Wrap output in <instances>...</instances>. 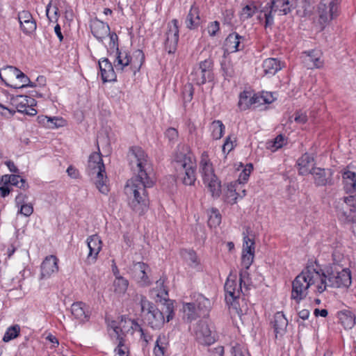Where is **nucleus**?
I'll use <instances>...</instances> for the list:
<instances>
[{
  "instance_id": "ddd939ff",
  "label": "nucleus",
  "mask_w": 356,
  "mask_h": 356,
  "mask_svg": "<svg viewBox=\"0 0 356 356\" xmlns=\"http://www.w3.org/2000/svg\"><path fill=\"white\" fill-rule=\"evenodd\" d=\"M195 334L198 342L203 345L209 346L216 341L215 334L205 320L198 322L195 328Z\"/></svg>"
},
{
  "instance_id": "20e7f679",
  "label": "nucleus",
  "mask_w": 356,
  "mask_h": 356,
  "mask_svg": "<svg viewBox=\"0 0 356 356\" xmlns=\"http://www.w3.org/2000/svg\"><path fill=\"white\" fill-rule=\"evenodd\" d=\"M136 299L140 302L145 319L151 327L154 329L161 328L165 323V315L166 316L167 322L173 318L174 307L170 301H166L162 308L159 309L141 294H136Z\"/></svg>"
},
{
  "instance_id": "0e129e2a",
  "label": "nucleus",
  "mask_w": 356,
  "mask_h": 356,
  "mask_svg": "<svg viewBox=\"0 0 356 356\" xmlns=\"http://www.w3.org/2000/svg\"><path fill=\"white\" fill-rule=\"evenodd\" d=\"M239 282L241 283V285H244L245 286L248 284V277H249V273L248 272V270H246L245 268H243L242 269L241 271H240V273H239Z\"/></svg>"
},
{
  "instance_id": "412c9836",
  "label": "nucleus",
  "mask_w": 356,
  "mask_h": 356,
  "mask_svg": "<svg viewBox=\"0 0 356 356\" xmlns=\"http://www.w3.org/2000/svg\"><path fill=\"white\" fill-rule=\"evenodd\" d=\"M21 74V71L17 67L7 66L0 70V78L9 87L17 86V77Z\"/></svg>"
},
{
  "instance_id": "338daca9",
  "label": "nucleus",
  "mask_w": 356,
  "mask_h": 356,
  "mask_svg": "<svg viewBox=\"0 0 356 356\" xmlns=\"http://www.w3.org/2000/svg\"><path fill=\"white\" fill-rule=\"evenodd\" d=\"M294 121L298 124H305L307 121V117L302 112H297L295 114Z\"/></svg>"
},
{
  "instance_id": "9b49d317",
  "label": "nucleus",
  "mask_w": 356,
  "mask_h": 356,
  "mask_svg": "<svg viewBox=\"0 0 356 356\" xmlns=\"http://www.w3.org/2000/svg\"><path fill=\"white\" fill-rule=\"evenodd\" d=\"M115 60H114L113 65L117 70L122 71L123 69L131 65L135 68H140L143 64L145 56L142 51L137 50L135 52V56L137 59H139L138 62L133 60L126 52L118 51L115 54Z\"/></svg>"
},
{
  "instance_id": "6e6552de",
  "label": "nucleus",
  "mask_w": 356,
  "mask_h": 356,
  "mask_svg": "<svg viewBox=\"0 0 356 356\" xmlns=\"http://www.w3.org/2000/svg\"><path fill=\"white\" fill-rule=\"evenodd\" d=\"M87 171L89 175L95 176V184L99 191L103 194L108 192L106 185L107 177L105 172V167L99 153L94 152L90 154Z\"/></svg>"
},
{
  "instance_id": "c03bdc74",
  "label": "nucleus",
  "mask_w": 356,
  "mask_h": 356,
  "mask_svg": "<svg viewBox=\"0 0 356 356\" xmlns=\"http://www.w3.org/2000/svg\"><path fill=\"white\" fill-rule=\"evenodd\" d=\"M19 332L20 327L19 325H12L9 327L6 331V333L4 334V336L3 337V341L4 342H8L17 338L19 336Z\"/></svg>"
},
{
  "instance_id": "864d4df0",
  "label": "nucleus",
  "mask_w": 356,
  "mask_h": 356,
  "mask_svg": "<svg viewBox=\"0 0 356 356\" xmlns=\"http://www.w3.org/2000/svg\"><path fill=\"white\" fill-rule=\"evenodd\" d=\"M254 254L253 253L245 254L242 253L241 266L243 268L248 270L254 260Z\"/></svg>"
},
{
  "instance_id": "393cba45",
  "label": "nucleus",
  "mask_w": 356,
  "mask_h": 356,
  "mask_svg": "<svg viewBox=\"0 0 356 356\" xmlns=\"http://www.w3.org/2000/svg\"><path fill=\"white\" fill-rule=\"evenodd\" d=\"M101 76L104 82L113 81L115 80L116 75L112 63L107 59L103 58L99 61Z\"/></svg>"
},
{
  "instance_id": "bf43d9fd",
  "label": "nucleus",
  "mask_w": 356,
  "mask_h": 356,
  "mask_svg": "<svg viewBox=\"0 0 356 356\" xmlns=\"http://www.w3.org/2000/svg\"><path fill=\"white\" fill-rule=\"evenodd\" d=\"M10 184L18 186L20 188L25 187V180L17 175H11Z\"/></svg>"
},
{
  "instance_id": "dca6fc26",
  "label": "nucleus",
  "mask_w": 356,
  "mask_h": 356,
  "mask_svg": "<svg viewBox=\"0 0 356 356\" xmlns=\"http://www.w3.org/2000/svg\"><path fill=\"white\" fill-rule=\"evenodd\" d=\"M58 259L54 255H49L45 257L40 266V277L46 279L58 271Z\"/></svg>"
},
{
  "instance_id": "69168bd1",
  "label": "nucleus",
  "mask_w": 356,
  "mask_h": 356,
  "mask_svg": "<svg viewBox=\"0 0 356 356\" xmlns=\"http://www.w3.org/2000/svg\"><path fill=\"white\" fill-rule=\"evenodd\" d=\"M165 136L169 139V140L172 141L177 139L178 136V132L174 128H169L165 131Z\"/></svg>"
},
{
  "instance_id": "aec40b11",
  "label": "nucleus",
  "mask_w": 356,
  "mask_h": 356,
  "mask_svg": "<svg viewBox=\"0 0 356 356\" xmlns=\"http://www.w3.org/2000/svg\"><path fill=\"white\" fill-rule=\"evenodd\" d=\"M244 38L239 35L237 33H230L225 39L224 43L225 53H234L243 49L242 44Z\"/></svg>"
},
{
  "instance_id": "b1692460",
  "label": "nucleus",
  "mask_w": 356,
  "mask_h": 356,
  "mask_svg": "<svg viewBox=\"0 0 356 356\" xmlns=\"http://www.w3.org/2000/svg\"><path fill=\"white\" fill-rule=\"evenodd\" d=\"M275 333V337H282L286 330L288 321L282 312H277L271 322Z\"/></svg>"
},
{
  "instance_id": "4468645a",
  "label": "nucleus",
  "mask_w": 356,
  "mask_h": 356,
  "mask_svg": "<svg viewBox=\"0 0 356 356\" xmlns=\"http://www.w3.org/2000/svg\"><path fill=\"white\" fill-rule=\"evenodd\" d=\"M165 35V49L168 54H173L177 49L179 41V27L177 19H172L168 23Z\"/></svg>"
},
{
  "instance_id": "1a4fd4ad",
  "label": "nucleus",
  "mask_w": 356,
  "mask_h": 356,
  "mask_svg": "<svg viewBox=\"0 0 356 356\" xmlns=\"http://www.w3.org/2000/svg\"><path fill=\"white\" fill-rule=\"evenodd\" d=\"M336 211L338 218L344 222H352L355 218L356 199L354 197H346L336 202Z\"/></svg>"
},
{
  "instance_id": "4c0bfd02",
  "label": "nucleus",
  "mask_w": 356,
  "mask_h": 356,
  "mask_svg": "<svg viewBox=\"0 0 356 356\" xmlns=\"http://www.w3.org/2000/svg\"><path fill=\"white\" fill-rule=\"evenodd\" d=\"M355 318V315L350 311L345 310L339 313V320L345 329L353 327Z\"/></svg>"
},
{
  "instance_id": "0eeeda50",
  "label": "nucleus",
  "mask_w": 356,
  "mask_h": 356,
  "mask_svg": "<svg viewBox=\"0 0 356 356\" xmlns=\"http://www.w3.org/2000/svg\"><path fill=\"white\" fill-rule=\"evenodd\" d=\"M321 277L323 282V286H325V291L328 287L348 288L352 283L350 270L347 268L341 270L332 268L324 271L321 269Z\"/></svg>"
},
{
  "instance_id": "f257e3e1",
  "label": "nucleus",
  "mask_w": 356,
  "mask_h": 356,
  "mask_svg": "<svg viewBox=\"0 0 356 356\" xmlns=\"http://www.w3.org/2000/svg\"><path fill=\"white\" fill-rule=\"evenodd\" d=\"M130 165L136 174L129 179L124 187V192L129 198V204L139 214L147 209L149 197L147 189L154 184L152 167L145 152L138 147L130 149Z\"/></svg>"
},
{
  "instance_id": "f3484780",
  "label": "nucleus",
  "mask_w": 356,
  "mask_h": 356,
  "mask_svg": "<svg viewBox=\"0 0 356 356\" xmlns=\"http://www.w3.org/2000/svg\"><path fill=\"white\" fill-rule=\"evenodd\" d=\"M302 61L307 69L321 68L324 63L322 59V52L319 50L304 52Z\"/></svg>"
},
{
  "instance_id": "6e6d98bb",
  "label": "nucleus",
  "mask_w": 356,
  "mask_h": 356,
  "mask_svg": "<svg viewBox=\"0 0 356 356\" xmlns=\"http://www.w3.org/2000/svg\"><path fill=\"white\" fill-rule=\"evenodd\" d=\"M18 213H20L26 217L30 216L33 212V207L31 204H22L19 207Z\"/></svg>"
},
{
  "instance_id": "7c9ffc66",
  "label": "nucleus",
  "mask_w": 356,
  "mask_h": 356,
  "mask_svg": "<svg viewBox=\"0 0 356 356\" xmlns=\"http://www.w3.org/2000/svg\"><path fill=\"white\" fill-rule=\"evenodd\" d=\"M262 67L264 75L271 76L282 69V65L280 61L277 59L269 58L263 62Z\"/></svg>"
},
{
  "instance_id": "ea45409f",
  "label": "nucleus",
  "mask_w": 356,
  "mask_h": 356,
  "mask_svg": "<svg viewBox=\"0 0 356 356\" xmlns=\"http://www.w3.org/2000/svg\"><path fill=\"white\" fill-rule=\"evenodd\" d=\"M167 348L168 343L164 335L159 336L154 349L155 356H164Z\"/></svg>"
},
{
  "instance_id": "052dcab7",
  "label": "nucleus",
  "mask_w": 356,
  "mask_h": 356,
  "mask_svg": "<svg viewBox=\"0 0 356 356\" xmlns=\"http://www.w3.org/2000/svg\"><path fill=\"white\" fill-rule=\"evenodd\" d=\"M220 29V24L217 21L211 22L207 26V32L210 36H215Z\"/></svg>"
},
{
  "instance_id": "c9c22d12",
  "label": "nucleus",
  "mask_w": 356,
  "mask_h": 356,
  "mask_svg": "<svg viewBox=\"0 0 356 356\" xmlns=\"http://www.w3.org/2000/svg\"><path fill=\"white\" fill-rule=\"evenodd\" d=\"M182 311L184 319L189 322L195 320L200 315L195 302L183 303Z\"/></svg>"
},
{
  "instance_id": "f8f14e48",
  "label": "nucleus",
  "mask_w": 356,
  "mask_h": 356,
  "mask_svg": "<svg viewBox=\"0 0 356 356\" xmlns=\"http://www.w3.org/2000/svg\"><path fill=\"white\" fill-rule=\"evenodd\" d=\"M337 3L334 1L322 0L318 6L319 22L327 24L337 15Z\"/></svg>"
},
{
  "instance_id": "79ce46f5",
  "label": "nucleus",
  "mask_w": 356,
  "mask_h": 356,
  "mask_svg": "<svg viewBox=\"0 0 356 356\" xmlns=\"http://www.w3.org/2000/svg\"><path fill=\"white\" fill-rule=\"evenodd\" d=\"M208 214V225L210 227H216L221 222V215L219 211L216 209H211L207 211Z\"/></svg>"
},
{
  "instance_id": "603ef678",
  "label": "nucleus",
  "mask_w": 356,
  "mask_h": 356,
  "mask_svg": "<svg viewBox=\"0 0 356 356\" xmlns=\"http://www.w3.org/2000/svg\"><path fill=\"white\" fill-rule=\"evenodd\" d=\"M253 166L251 163L246 165L238 176V181L239 184H243L248 181Z\"/></svg>"
},
{
  "instance_id": "473e14b6",
  "label": "nucleus",
  "mask_w": 356,
  "mask_h": 356,
  "mask_svg": "<svg viewBox=\"0 0 356 356\" xmlns=\"http://www.w3.org/2000/svg\"><path fill=\"white\" fill-rule=\"evenodd\" d=\"M38 122L49 129H56L63 127L65 121L62 118L58 117H47L39 116L38 118Z\"/></svg>"
},
{
  "instance_id": "de8ad7c7",
  "label": "nucleus",
  "mask_w": 356,
  "mask_h": 356,
  "mask_svg": "<svg viewBox=\"0 0 356 356\" xmlns=\"http://www.w3.org/2000/svg\"><path fill=\"white\" fill-rule=\"evenodd\" d=\"M256 10V6H254L253 4L246 5L245 7L243 8L240 13V17L243 21L246 20L252 17L253 15L255 13Z\"/></svg>"
},
{
  "instance_id": "72a5a7b5",
  "label": "nucleus",
  "mask_w": 356,
  "mask_h": 356,
  "mask_svg": "<svg viewBox=\"0 0 356 356\" xmlns=\"http://www.w3.org/2000/svg\"><path fill=\"white\" fill-rule=\"evenodd\" d=\"M185 24L187 28L193 29L197 28L200 24L199 10L197 7L192 6L191 10L186 18Z\"/></svg>"
},
{
  "instance_id": "4d7b16f0",
  "label": "nucleus",
  "mask_w": 356,
  "mask_h": 356,
  "mask_svg": "<svg viewBox=\"0 0 356 356\" xmlns=\"http://www.w3.org/2000/svg\"><path fill=\"white\" fill-rule=\"evenodd\" d=\"M184 259L191 264H197V255L193 250H185L183 253Z\"/></svg>"
},
{
  "instance_id": "f03ea898",
  "label": "nucleus",
  "mask_w": 356,
  "mask_h": 356,
  "mask_svg": "<svg viewBox=\"0 0 356 356\" xmlns=\"http://www.w3.org/2000/svg\"><path fill=\"white\" fill-rule=\"evenodd\" d=\"M296 8V13L301 17L306 16L312 11V6L307 0H270L261 7L258 18L265 20V27L271 26L274 23L273 14L284 15Z\"/></svg>"
},
{
  "instance_id": "a211bd4d",
  "label": "nucleus",
  "mask_w": 356,
  "mask_h": 356,
  "mask_svg": "<svg viewBox=\"0 0 356 356\" xmlns=\"http://www.w3.org/2000/svg\"><path fill=\"white\" fill-rule=\"evenodd\" d=\"M87 244L89 249L87 261L90 264H94L102 248V242L98 235L93 234L87 238Z\"/></svg>"
},
{
  "instance_id": "a878e982",
  "label": "nucleus",
  "mask_w": 356,
  "mask_h": 356,
  "mask_svg": "<svg viewBox=\"0 0 356 356\" xmlns=\"http://www.w3.org/2000/svg\"><path fill=\"white\" fill-rule=\"evenodd\" d=\"M91 32L99 41L107 37L110 33L109 26L102 21L96 20L91 24Z\"/></svg>"
},
{
  "instance_id": "7ed1b4c3",
  "label": "nucleus",
  "mask_w": 356,
  "mask_h": 356,
  "mask_svg": "<svg viewBox=\"0 0 356 356\" xmlns=\"http://www.w3.org/2000/svg\"><path fill=\"white\" fill-rule=\"evenodd\" d=\"M321 277V269L314 266L305 268L292 282L291 299L300 302L305 299L310 288H314L315 293H322L325 291Z\"/></svg>"
},
{
  "instance_id": "6ab92c4d",
  "label": "nucleus",
  "mask_w": 356,
  "mask_h": 356,
  "mask_svg": "<svg viewBox=\"0 0 356 356\" xmlns=\"http://www.w3.org/2000/svg\"><path fill=\"white\" fill-rule=\"evenodd\" d=\"M310 174L313 175L314 183L317 186L332 184L333 172L330 169L312 168Z\"/></svg>"
},
{
  "instance_id": "49530a36",
  "label": "nucleus",
  "mask_w": 356,
  "mask_h": 356,
  "mask_svg": "<svg viewBox=\"0 0 356 356\" xmlns=\"http://www.w3.org/2000/svg\"><path fill=\"white\" fill-rule=\"evenodd\" d=\"M164 282L165 280L160 278L156 281V287L154 289V290L156 293V296L158 297L165 300L166 296H168V291L164 286Z\"/></svg>"
},
{
  "instance_id": "c85d7f7f",
  "label": "nucleus",
  "mask_w": 356,
  "mask_h": 356,
  "mask_svg": "<svg viewBox=\"0 0 356 356\" xmlns=\"http://www.w3.org/2000/svg\"><path fill=\"white\" fill-rule=\"evenodd\" d=\"M72 315L81 322L87 321L89 318L87 306L81 302H74L71 306Z\"/></svg>"
},
{
  "instance_id": "39448f33",
  "label": "nucleus",
  "mask_w": 356,
  "mask_h": 356,
  "mask_svg": "<svg viewBox=\"0 0 356 356\" xmlns=\"http://www.w3.org/2000/svg\"><path fill=\"white\" fill-rule=\"evenodd\" d=\"M174 168L184 184L193 185L196 180V161L186 145H179L174 158Z\"/></svg>"
},
{
  "instance_id": "37998d69",
  "label": "nucleus",
  "mask_w": 356,
  "mask_h": 356,
  "mask_svg": "<svg viewBox=\"0 0 356 356\" xmlns=\"http://www.w3.org/2000/svg\"><path fill=\"white\" fill-rule=\"evenodd\" d=\"M117 327L119 328H123V327H124V328L126 330H128L129 332L130 331L131 329L132 330L131 334L134 332H140L143 334V329L141 328L140 325H138V323L131 319H127L124 321L122 320L120 323V326Z\"/></svg>"
},
{
  "instance_id": "2eb2a0df",
  "label": "nucleus",
  "mask_w": 356,
  "mask_h": 356,
  "mask_svg": "<svg viewBox=\"0 0 356 356\" xmlns=\"http://www.w3.org/2000/svg\"><path fill=\"white\" fill-rule=\"evenodd\" d=\"M149 266L143 262L134 264L131 274L135 280L142 286H148L151 282L148 277Z\"/></svg>"
},
{
  "instance_id": "bb28decb",
  "label": "nucleus",
  "mask_w": 356,
  "mask_h": 356,
  "mask_svg": "<svg viewBox=\"0 0 356 356\" xmlns=\"http://www.w3.org/2000/svg\"><path fill=\"white\" fill-rule=\"evenodd\" d=\"M259 98L250 91H243L240 94L238 106L241 110H246L252 105L258 104Z\"/></svg>"
},
{
  "instance_id": "3c124183",
  "label": "nucleus",
  "mask_w": 356,
  "mask_h": 356,
  "mask_svg": "<svg viewBox=\"0 0 356 356\" xmlns=\"http://www.w3.org/2000/svg\"><path fill=\"white\" fill-rule=\"evenodd\" d=\"M242 253L249 254L253 253L254 254V242L252 239L250 238L248 236H243V245Z\"/></svg>"
},
{
  "instance_id": "58836bf2",
  "label": "nucleus",
  "mask_w": 356,
  "mask_h": 356,
  "mask_svg": "<svg viewBox=\"0 0 356 356\" xmlns=\"http://www.w3.org/2000/svg\"><path fill=\"white\" fill-rule=\"evenodd\" d=\"M14 102L17 111L23 113L29 105H33L34 99L27 96L21 95L17 97Z\"/></svg>"
},
{
  "instance_id": "5fc2aeb1",
  "label": "nucleus",
  "mask_w": 356,
  "mask_h": 356,
  "mask_svg": "<svg viewBox=\"0 0 356 356\" xmlns=\"http://www.w3.org/2000/svg\"><path fill=\"white\" fill-rule=\"evenodd\" d=\"M332 257L334 262L340 266H343L342 262L346 260V258L342 252V248H337L332 253Z\"/></svg>"
},
{
  "instance_id": "5701e85b",
  "label": "nucleus",
  "mask_w": 356,
  "mask_h": 356,
  "mask_svg": "<svg viewBox=\"0 0 356 356\" xmlns=\"http://www.w3.org/2000/svg\"><path fill=\"white\" fill-rule=\"evenodd\" d=\"M111 329L112 330L110 332L111 336L119 340L118 346L115 350V356H128L126 352V348L124 347L122 341V334L125 332H129V330H126L124 327H123V328H119L116 325L112 326Z\"/></svg>"
},
{
  "instance_id": "09e8293b",
  "label": "nucleus",
  "mask_w": 356,
  "mask_h": 356,
  "mask_svg": "<svg viewBox=\"0 0 356 356\" xmlns=\"http://www.w3.org/2000/svg\"><path fill=\"white\" fill-rule=\"evenodd\" d=\"M17 86H13V88H22L28 86H33V84L30 81L29 79L25 74L21 71V74L17 77Z\"/></svg>"
},
{
  "instance_id": "2f4dec72",
  "label": "nucleus",
  "mask_w": 356,
  "mask_h": 356,
  "mask_svg": "<svg viewBox=\"0 0 356 356\" xmlns=\"http://www.w3.org/2000/svg\"><path fill=\"white\" fill-rule=\"evenodd\" d=\"M225 291L226 296L229 295L232 300H235L239 298L241 293L243 292L242 285L240 283L238 286L236 280L229 277L225 284Z\"/></svg>"
},
{
  "instance_id": "e2e57ef3",
  "label": "nucleus",
  "mask_w": 356,
  "mask_h": 356,
  "mask_svg": "<svg viewBox=\"0 0 356 356\" xmlns=\"http://www.w3.org/2000/svg\"><path fill=\"white\" fill-rule=\"evenodd\" d=\"M193 95V88L191 85L186 86L183 92L184 98L186 101L190 102Z\"/></svg>"
},
{
  "instance_id": "680f3d73",
  "label": "nucleus",
  "mask_w": 356,
  "mask_h": 356,
  "mask_svg": "<svg viewBox=\"0 0 356 356\" xmlns=\"http://www.w3.org/2000/svg\"><path fill=\"white\" fill-rule=\"evenodd\" d=\"M257 97H261L259 98V102H258L259 104L263 103L270 104L274 101L273 95L268 92L263 93L261 95H257Z\"/></svg>"
},
{
  "instance_id": "a19ab883",
  "label": "nucleus",
  "mask_w": 356,
  "mask_h": 356,
  "mask_svg": "<svg viewBox=\"0 0 356 356\" xmlns=\"http://www.w3.org/2000/svg\"><path fill=\"white\" fill-rule=\"evenodd\" d=\"M210 129L211 131V136L215 140H218L223 136L225 126L222 121L214 120L211 124Z\"/></svg>"
},
{
  "instance_id": "e433bc0d",
  "label": "nucleus",
  "mask_w": 356,
  "mask_h": 356,
  "mask_svg": "<svg viewBox=\"0 0 356 356\" xmlns=\"http://www.w3.org/2000/svg\"><path fill=\"white\" fill-rule=\"evenodd\" d=\"M129 286V281L123 277H115L112 284V290L117 296L125 294Z\"/></svg>"
},
{
  "instance_id": "4be33fe9",
  "label": "nucleus",
  "mask_w": 356,
  "mask_h": 356,
  "mask_svg": "<svg viewBox=\"0 0 356 356\" xmlns=\"http://www.w3.org/2000/svg\"><path fill=\"white\" fill-rule=\"evenodd\" d=\"M18 19L20 23L21 29L24 33H32L36 29V22L29 11L23 10L19 13Z\"/></svg>"
},
{
  "instance_id": "13d9d810",
  "label": "nucleus",
  "mask_w": 356,
  "mask_h": 356,
  "mask_svg": "<svg viewBox=\"0 0 356 356\" xmlns=\"http://www.w3.org/2000/svg\"><path fill=\"white\" fill-rule=\"evenodd\" d=\"M235 140H232L231 136L226 138V140L222 145V150L224 154H228L234 147V143Z\"/></svg>"
},
{
  "instance_id": "423d86ee",
  "label": "nucleus",
  "mask_w": 356,
  "mask_h": 356,
  "mask_svg": "<svg viewBox=\"0 0 356 356\" xmlns=\"http://www.w3.org/2000/svg\"><path fill=\"white\" fill-rule=\"evenodd\" d=\"M200 172L202 180L213 197H218L221 193V184L214 173L213 164L207 152L202 154L200 161Z\"/></svg>"
},
{
  "instance_id": "774afa93",
  "label": "nucleus",
  "mask_w": 356,
  "mask_h": 356,
  "mask_svg": "<svg viewBox=\"0 0 356 356\" xmlns=\"http://www.w3.org/2000/svg\"><path fill=\"white\" fill-rule=\"evenodd\" d=\"M232 354L234 356H249V353L245 350H243L240 346L233 347Z\"/></svg>"
},
{
  "instance_id": "cd10ccee",
  "label": "nucleus",
  "mask_w": 356,
  "mask_h": 356,
  "mask_svg": "<svg viewBox=\"0 0 356 356\" xmlns=\"http://www.w3.org/2000/svg\"><path fill=\"white\" fill-rule=\"evenodd\" d=\"M342 177L345 191L347 193H355V195H350V197H354L356 199V174L350 170H345Z\"/></svg>"
},
{
  "instance_id": "c756f323",
  "label": "nucleus",
  "mask_w": 356,
  "mask_h": 356,
  "mask_svg": "<svg viewBox=\"0 0 356 356\" xmlns=\"http://www.w3.org/2000/svg\"><path fill=\"white\" fill-rule=\"evenodd\" d=\"M314 161V158L312 156L307 153L304 154L297 161L299 174L301 175L310 174L312 171L310 167L313 165Z\"/></svg>"
},
{
  "instance_id": "9d476101",
  "label": "nucleus",
  "mask_w": 356,
  "mask_h": 356,
  "mask_svg": "<svg viewBox=\"0 0 356 356\" xmlns=\"http://www.w3.org/2000/svg\"><path fill=\"white\" fill-rule=\"evenodd\" d=\"M212 79V62L204 60L194 67L189 76V79L197 85H202Z\"/></svg>"
},
{
  "instance_id": "a18cd8bd",
  "label": "nucleus",
  "mask_w": 356,
  "mask_h": 356,
  "mask_svg": "<svg viewBox=\"0 0 356 356\" xmlns=\"http://www.w3.org/2000/svg\"><path fill=\"white\" fill-rule=\"evenodd\" d=\"M108 36L109 37V42L107 47L108 51L110 54H115L119 51L118 37L114 32L111 33Z\"/></svg>"
},
{
  "instance_id": "f704fd0d",
  "label": "nucleus",
  "mask_w": 356,
  "mask_h": 356,
  "mask_svg": "<svg viewBox=\"0 0 356 356\" xmlns=\"http://www.w3.org/2000/svg\"><path fill=\"white\" fill-rule=\"evenodd\" d=\"M196 308L200 314H207L211 308V302L209 299L205 298L201 294L194 296Z\"/></svg>"
},
{
  "instance_id": "8fccbe9b",
  "label": "nucleus",
  "mask_w": 356,
  "mask_h": 356,
  "mask_svg": "<svg viewBox=\"0 0 356 356\" xmlns=\"http://www.w3.org/2000/svg\"><path fill=\"white\" fill-rule=\"evenodd\" d=\"M285 144V138L282 135H278L273 141L268 143V148L275 152L283 147Z\"/></svg>"
}]
</instances>
